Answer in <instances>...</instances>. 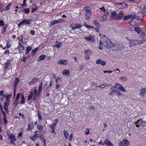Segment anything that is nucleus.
Instances as JSON below:
<instances>
[{
	"instance_id": "obj_23",
	"label": "nucleus",
	"mask_w": 146,
	"mask_h": 146,
	"mask_svg": "<svg viewBox=\"0 0 146 146\" xmlns=\"http://www.w3.org/2000/svg\"><path fill=\"white\" fill-rule=\"evenodd\" d=\"M96 63L97 64H100L102 66H104L106 64V62L105 61H102L100 59L97 60Z\"/></svg>"
},
{
	"instance_id": "obj_39",
	"label": "nucleus",
	"mask_w": 146,
	"mask_h": 146,
	"mask_svg": "<svg viewBox=\"0 0 146 146\" xmlns=\"http://www.w3.org/2000/svg\"><path fill=\"white\" fill-rule=\"evenodd\" d=\"M112 87L111 88V92H110V94L111 96L113 95L114 93L116 92H117L116 90V89H112V87Z\"/></svg>"
},
{
	"instance_id": "obj_4",
	"label": "nucleus",
	"mask_w": 146,
	"mask_h": 146,
	"mask_svg": "<svg viewBox=\"0 0 146 146\" xmlns=\"http://www.w3.org/2000/svg\"><path fill=\"white\" fill-rule=\"evenodd\" d=\"M102 39H103V42L106 43L105 44L107 47H109L111 45L112 43L111 40L108 38L107 37L104 35Z\"/></svg>"
},
{
	"instance_id": "obj_24",
	"label": "nucleus",
	"mask_w": 146,
	"mask_h": 146,
	"mask_svg": "<svg viewBox=\"0 0 146 146\" xmlns=\"http://www.w3.org/2000/svg\"><path fill=\"white\" fill-rule=\"evenodd\" d=\"M9 105L8 102H5L4 103L3 108L5 111L7 113H8L9 111L8 109V106Z\"/></svg>"
},
{
	"instance_id": "obj_8",
	"label": "nucleus",
	"mask_w": 146,
	"mask_h": 146,
	"mask_svg": "<svg viewBox=\"0 0 146 146\" xmlns=\"http://www.w3.org/2000/svg\"><path fill=\"white\" fill-rule=\"evenodd\" d=\"M58 121L57 119H56L53 121L52 123L50 125L51 129L52 130V133H55V128L56 126V123Z\"/></svg>"
},
{
	"instance_id": "obj_57",
	"label": "nucleus",
	"mask_w": 146,
	"mask_h": 146,
	"mask_svg": "<svg viewBox=\"0 0 146 146\" xmlns=\"http://www.w3.org/2000/svg\"><path fill=\"white\" fill-rule=\"evenodd\" d=\"M4 23L3 20H1V18H0V27H1L4 24Z\"/></svg>"
},
{
	"instance_id": "obj_22",
	"label": "nucleus",
	"mask_w": 146,
	"mask_h": 146,
	"mask_svg": "<svg viewBox=\"0 0 146 146\" xmlns=\"http://www.w3.org/2000/svg\"><path fill=\"white\" fill-rule=\"evenodd\" d=\"M75 26H72L71 27V28L73 30H75L76 29H79L82 26V25L79 24H75Z\"/></svg>"
},
{
	"instance_id": "obj_32",
	"label": "nucleus",
	"mask_w": 146,
	"mask_h": 146,
	"mask_svg": "<svg viewBox=\"0 0 146 146\" xmlns=\"http://www.w3.org/2000/svg\"><path fill=\"white\" fill-rule=\"evenodd\" d=\"M104 15L105 16H103L101 17L102 19H103V21H105L106 20V16H108L109 14V13H108V11H107L106 12H104Z\"/></svg>"
},
{
	"instance_id": "obj_34",
	"label": "nucleus",
	"mask_w": 146,
	"mask_h": 146,
	"mask_svg": "<svg viewBox=\"0 0 146 146\" xmlns=\"http://www.w3.org/2000/svg\"><path fill=\"white\" fill-rule=\"evenodd\" d=\"M38 47H37L35 49L32 50L31 51V55L32 56H33L35 55L36 52L38 50Z\"/></svg>"
},
{
	"instance_id": "obj_44",
	"label": "nucleus",
	"mask_w": 146,
	"mask_h": 146,
	"mask_svg": "<svg viewBox=\"0 0 146 146\" xmlns=\"http://www.w3.org/2000/svg\"><path fill=\"white\" fill-rule=\"evenodd\" d=\"M11 3H9L7 6L5 8V11H7L9 10L10 9V6L11 5Z\"/></svg>"
},
{
	"instance_id": "obj_49",
	"label": "nucleus",
	"mask_w": 146,
	"mask_h": 146,
	"mask_svg": "<svg viewBox=\"0 0 146 146\" xmlns=\"http://www.w3.org/2000/svg\"><path fill=\"white\" fill-rule=\"evenodd\" d=\"M6 44L7 48H9L11 47V44L9 43V41L7 40Z\"/></svg>"
},
{
	"instance_id": "obj_54",
	"label": "nucleus",
	"mask_w": 146,
	"mask_h": 146,
	"mask_svg": "<svg viewBox=\"0 0 146 146\" xmlns=\"http://www.w3.org/2000/svg\"><path fill=\"white\" fill-rule=\"evenodd\" d=\"M106 85L107 84L105 83L100 85H99V86H98V87H99L102 88H105V86H106Z\"/></svg>"
},
{
	"instance_id": "obj_46",
	"label": "nucleus",
	"mask_w": 146,
	"mask_h": 146,
	"mask_svg": "<svg viewBox=\"0 0 146 146\" xmlns=\"http://www.w3.org/2000/svg\"><path fill=\"white\" fill-rule=\"evenodd\" d=\"M64 135L66 139H67L68 137V134L66 131H64Z\"/></svg>"
},
{
	"instance_id": "obj_58",
	"label": "nucleus",
	"mask_w": 146,
	"mask_h": 146,
	"mask_svg": "<svg viewBox=\"0 0 146 146\" xmlns=\"http://www.w3.org/2000/svg\"><path fill=\"white\" fill-rule=\"evenodd\" d=\"M38 9V7H35V8H32V13L34 12L35 11H36Z\"/></svg>"
},
{
	"instance_id": "obj_50",
	"label": "nucleus",
	"mask_w": 146,
	"mask_h": 146,
	"mask_svg": "<svg viewBox=\"0 0 146 146\" xmlns=\"http://www.w3.org/2000/svg\"><path fill=\"white\" fill-rule=\"evenodd\" d=\"M9 62H6L5 63V70H7L8 69V67L9 66Z\"/></svg>"
},
{
	"instance_id": "obj_20",
	"label": "nucleus",
	"mask_w": 146,
	"mask_h": 146,
	"mask_svg": "<svg viewBox=\"0 0 146 146\" xmlns=\"http://www.w3.org/2000/svg\"><path fill=\"white\" fill-rule=\"evenodd\" d=\"M8 24H4L3 26H2V28L1 30V32L3 34L6 31V30L8 26Z\"/></svg>"
},
{
	"instance_id": "obj_33",
	"label": "nucleus",
	"mask_w": 146,
	"mask_h": 146,
	"mask_svg": "<svg viewBox=\"0 0 146 146\" xmlns=\"http://www.w3.org/2000/svg\"><path fill=\"white\" fill-rule=\"evenodd\" d=\"M134 31L136 32L138 34H140L141 31V28L137 27H136L135 28Z\"/></svg>"
},
{
	"instance_id": "obj_21",
	"label": "nucleus",
	"mask_w": 146,
	"mask_h": 146,
	"mask_svg": "<svg viewBox=\"0 0 146 146\" xmlns=\"http://www.w3.org/2000/svg\"><path fill=\"white\" fill-rule=\"evenodd\" d=\"M39 79L38 78H33L29 82V84L30 85H33L35 83L37 82Z\"/></svg>"
},
{
	"instance_id": "obj_30",
	"label": "nucleus",
	"mask_w": 146,
	"mask_h": 146,
	"mask_svg": "<svg viewBox=\"0 0 146 146\" xmlns=\"http://www.w3.org/2000/svg\"><path fill=\"white\" fill-rule=\"evenodd\" d=\"M21 101L20 102L21 104H24L25 103V98L23 94H21Z\"/></svg>"
},
{
	"instance_id": "obj_13",
	"label": "nucleus",
	"mask_w": 146,
	"mask_h": 146,
	"mask_svg": "<svg viewBox=\"0 0 146 146\" xmlns=\"http://www.w3.org/2000/svg\"><path fill=\"white\" fill-rule=\"evenodd\" d=\"M17 48L19 50V53H21L22 52V50L25 49L24 46L21 44L20 42H18V45Z\"/></svg>"
},
{
	"instance_id": "obj_26",
	"label": "nucleus",
	"mask_w": 146,
	"mask_h": 146,
	"mask_svg": "<svg viewBox=\"0 0 146 146\" xmlns=\"http://www.w3.org/2000/svg\"><path fill=\"white\" fill-rule=\"evenodd\" d=\"M46 57V55L44 54L41 55L37 59V61H39L43 60Z\"/></svg>"
},
{
	"instance_id": "obj_61",
	"label": "nucleus",
	"mask_w": 146,
	"mask_h": 146,
	"mask_svg": "<svg viewBox=\"0 0 146 146\" xmlns=\"http://www.w3.org/2000/svg\"><path fill=\"white\" fill-rule=\"evenodd\" d=\"M99 9L100 10H102L103 12H105L106 9L103 6V7L100 8Z\"/></svg>"
},
{
	"instance_id": "obj_9",
	"label": "nucleus",
	"mask_w": 146,
	"mask_h": 146,
	"mask_svg": "<svg viewBox=\"0 0 146 146\" xmlns=\"http://www.w3.org/2000/svg\"><path fill=\"white\" fill-rule=\"evenodd\" d=\"M129 46L130 47H132L138 43V40L133 39H129Z\"/></svg>"
},
{
	"instance_id": "obj_62",
	"label": "nucleus",
	"mask_w": 146,
	"mask_h": 146,
	"mask_svg": "<svg viewBox=\"0 0 146 146\" xmlns=\"http://www.w3.org/2000/svg\"><path fill=\"white\" fill-rule=\"evenodd\" d=\"M26 57V56H23L22 57V58L21 59L22 61H23L25 63L26 62L25 60Z\"/></svg>"
},
{
	"instance_id": "obj_43",
	"label": "nucleus",
	"mask_w": 146,
	"mask_h": 146,
	"mask_svg": "<svg viewBox=\"0 0 146 146\" xmlns=\"http://www.w3.org/2000/svg\"><path fill=\"white\" fill-rule=\"evenodd\" d=\"M56 22L55 20H54L51 21L50 23L49 24L50 26H52L56 24Z\"/></svg>"
},
{
	"instance_id": "obj_45",
	"label": "nucleus",
	"mask_w": 146,
	"mask_h": 146,
	"mask_svg": "<svg viewBox=\"0 0 146 146\" xmlns=\"http://www.w3.org/2000/svg\"><path fill=\"white\" fill-rule=\"evenodd\" d=\"M23 11L26 14L30 12V9L29 8H25L23 10Z\"/></svg>"
},
{
	"instance_id": "obj_56",
	"label": "nucleus",
	"mask_w": 146,
	"mask_h": 146,
	"mask_svg": "<svg viewBox=\"0 0 146 146\" xmlns=\"http://www.w3.org/2000/svg\"><path fill=\"white\" fill-rule=\"evenodd\" d=\"M33 96V95L30 92V94L28 96V100H31L32 99V97Z\"/></svg>"
},
{
	"instance_id": "obj_27",
	"label": "nucleus",
	"mask_w": 146,
	"mask_h": 146,
	"mask_svg": "<svg viewBox=\"0 0 146 146\" xmlns=\"http://www.w3.org/2000/svg\"><path fill=\"white\" fill-rule=\"evenodd\" d=\"M32 49V47L31 46H29L27 47L26 48L25 54H28Z\"/></svg>"
},
{
	"instance_id": "obj_14",
	"label": "nucleus",
	"mask_w": 146,
	"mask_h": 146,
	"mask_svg": "<svg viewBox=\"0 0 146 146\" xmlns=\"http://www.w3.org/2000/svg\"><path fill=\"white\" fill-rule=\"evenodd\" d=\"M17 48L19 50V53H21L22 52V50L25 49L24 46L21 44L20 42H18V45Z\"/></svg>"
},
{
	"instance_id": "obj_47",
	"label": "nucleus",
	"mask_w": 146,
	"mask_h": 146,
	"mask_svg": "<svg viewBox=\"0 0 146 146\" xmlns=\"http://www.w3.org/2000/svg\"><path fill=\"white\" fill-rule=\"evenodd\" d=\"M18 102L19 101L18 100H15V101L13 104V106L14 107H15L18 104Z\"/></svg>"
},
{
	"instance_id": "obj_64",
	"label": "nucleus",
	"mask_w": 146,
	"mask_h": 146,
	"mask_svg": "<svg viewBox=\"0 0 146 146\" xmlns=\"http://www.w3.org/2000/svg\"><path fill=\"white\" fill-rule=\"evenodd\" d=\"M30 33L33 35H34L35 34V32L34 30H31L30 31Z\"/></svg>"
},
{
	"instance_id": "obj_18",
	"label": "nucleus",
	"mask_w": 146,
	"mask_h": 146,
	"mask_svg": "<svg viewBox=\"0 0 146 146\" xmlns=\"http://www.w3.org/2000/svg\"><path fill=\"white\" fill-rule=\"evenodd\" d=\"M135 15L134 14H130L126 15L123 17V20H127L129 19L133 18L135 17Z\"/></svg>"
},
{
	"instance_id": "obj_41",
	"label": "nucleus",
	"mask_w": 146,
	"mask_h": 146,
	"mask_svg": "<svg viewBox=\"0 0 146 146\" xmlns=\"http://www.w3.org/2000/svg\"><path fill=\"white\" fill-rule=\"evenodd\" d=\"M55 20L56 21L57 23L63 22L65 20L64 19L62 18L59 19Z\"/></svg>"
},
{
	"instance_id": "obj_37",
	"label": "nucleus",
	"mask_w": 146,
	"mask_h": 146,
	"mask_svg": "<svg viewBox=\"0 0 146 146\" xmlns=\"http://www.w3.org/2000/svg\"><path fill=\"white\" fill-rule=\"evenodd\" d=\"M93 23L94 25L96 26V27H98V28L100 27V23L97 22V21L96 20H94L93 22Z\"/></svg>"
},
{
	"instance_id": "obj_48",
	"label": "nucleus",
	"mask_w": 146,
	"mask_h": 146,
	"mask_svg": "<svg viewBox=\"0 0 146 146\" xmlns=\"http://www.w3.org/2000/svg\"><path fill=\"white\" fill-rule=\"evenodd\" d=\"M37 137L34 135L30 137V138L33 141H35L36 140Z\"/></svg>"
},
{
	"instance_id": "obj_63",
	"label": "nucleus",
	"mask_w": 146,
	"mask_h": 146,
	"mask_svg": "<svg viewBox=\"0 0 146 146\" xmlns=\"http://www.w3.org/2000/svg\"><path fill=\"white\" fill-rule=\"evenodd\" d=\"M3 90H1L0 92V96H5L3 94Z\"/></svg>"
},
{
	"instance_id": "obj_3",
	"label": "nucleus",
	"mask_w": 146,
	"mask_h": 146,
	"mask_svg": "<svg viewBox=\"0 0 146 146\" xmlns=\"http://www.w3.org/2000/svg\"><path fill=\"white\" fill-rule=\"evenodd\" d=\"M84 10L86 11L85 19L88 20L91 16V11L90 8L87 7H84Z\"/></svg>"
},
{
	"instance_id": "obj_1",
	"label": "nucleus",
	"mask_w": 146,
	"mask_h": 146,
	"mask_svg": "<svg viewBox=\"0 0 146 146\" xmlns=\"http://www.w3.org/2000/svg\"><path fill=\"white\" fill-rule=\"evenodd\" d=\"M42 86L43 82L42 81H41L39 83L38 90L36 86H34L33 88L31 90L30 92L33 95V101H36L40 96L42 90Z\"/></svg>"
},
{
	"instance_id": "obj_25",
	"label": "nucleus",
	"mask_w": 146,
	"mask_h": 146,
	"mask_svg": "<svg viewBox=\"0 0 146 146\" xmlns=\"http://www.w3.org/2000/svg\"><path fill=\"white\" fill-rule=\"evenodd\" d=\"M93 38V36L92 35H90L88 37H85L84 38L87 41L92 42Z\"/></svg>"
},
{
	"instance_id": "obj_35",
	"label": "nucleus",
	"mask_w": 146,
	"mask_h": 146,
	"mask_svg": "<svg viewBox=\"0 0 146 146\" xmlns=\"http://www.w3.org/2000/svg\"><path fill=\"white\" fill-rule=\"evenodd\" d=\"M56 44L54 46H55L56 47L58 48H59L60 47V46L62 44L61 42L58 41L57 40L56 42Z\"/></svg>"
},
{
	"instance_id": "obj_16",
	"label": "nucleus",
	"mask_w": 146,
	"mask_h": 146,
	"mask_svg": "<svg viewBox=\"0 0 146 146\" xmlns=\"http://www.w3.org/2000/svg\"><path fill=\"white\" fill-rule=\"evenodd\" d=\"M68 61L67 60H60L58 62V64H62L64 65H68Z\"/></svg>"
},
{
	"instance_id": "obj_17",
	"label": "nucleus",
	"mask_w": 146,
	"mask_h": 146,
	"mask_svg": "<svg viewBox=\"0 0 146 146\" xmlns=\"http://www.w3.org/2000/svg\"><path fill=\"white\" fill-rule=\"evenodd\" d=\"M31 21L30 19H24L21 21V23L25 25H30L31 24Z\"/></svg>"
},
{
	"instance_id": "obj_40",
	"label": "nucleus",
	"mask_w": 146,
	"mask_h": 146,
	"mask_svg": "<svg viewBox=\"0 0 146 146\" xmlns=\"http://www.w3.org/2000/svg\"><path fill=\"white\" fill-rule=\"evenodd\" d=\"M85 54L88 55H90L91 54V51L89 49H87L86 50H85Z\"/></svg>"
},
{
	"instance_id": "obj_60",
	"label": "nucleus",
	"mask_w": 146,
	"mask_h": 146,
	"mask_svg": "<svg viewBox=\"0 0 146 146\" xmlns=\"http://www.w3.org/2000/svg\"><path fill=\"white\" fill-rule=\"evenodd\" d=\"M20 94L19 93H18L17 94V95L16 98V100H18L19 101V100L20 98Z\"/></svg>"
},
{
	"instance_id": "obj_12",
	"label": "nucleus",
	"mask_w": 146,
	"mask_h": 146,
	"mask_svg": "<svg viewBox=\"0 0 146 146\" xmlns=\"http://www.w3.org/2000/svg\"><path fill=\"white\" fill-rule=\"evenodd\" d=\"M17 48L19 50V53H21L22 52V50L25 49L24 46L21 44L20 42H18V45Z\"/></svg>"
},
{
	"instance_id": "obj_15",
	"label": "nucleus",
	"mask_w": 146,
	"mask_h": 146,
	"mask_svg": "<svg viewBox=\"0 0 146 146\" xmlns=\"http://www.w3.org/2000/svg\"><path fill=\"white\" fill-rule=\"evenodd\" d=\"M140 9V13L143 16H146V6L144 5L143 6L141 5Z\"/></svg>"
},
{
	"instance_id": "obj_52",
	"label": "nucleus",
	"mask_w": 146,
	"mask_h": 146,
	"mask_svg": "<svg viewBox=\"0 0 146 146\" xmlns=\"http://www.w3.org/2000/svg\"><path fill=\"white\" fill-rule=\"evenodd\" d=\"M120 79L121 80L126 81L127 80V78L125 76H122L120 78Z\"/></svg>"
},
{
	"instance_id": "obj_7",
	"label": "nucleus",
	"mask_w": 146,
	"mask_h": 146,
	"mask_svg": "<svg viewBox=\"0 0 146 146\" xmlns=\"http://www.w3.org/2000/svg\"><path fill=\"white\" fill-rule=\"evenodd\" d=\"M128 24L132 26H135L139 24L138 20L135 19H133L130 22H128Z\"/></svg>"
},
{
	"instance_id": "obj_6",
	"label": "nucleus",
	"mask_w": 146,
	"mask_h": 146,
	"mask_svg": "<svg viewBox=\"0 0 146 146\" xmlns=\"http://www.w3.org/2000/svg\"><path fill=\"white\" fill-rule=\"evenodd\" d=\"M115 6L119 9H124L127 7V5L125 3H118L115 4Z\"/></svg>"
},
{
	"instance_id": "obj_11",
	"label": "nucleus",
	"mask_w": 146,
	"mask_h": 146,
	"mask_svg": "<svg viewBox=\"0 0 146 146\" xmlns=\"http://www.w3.org/2000/svg\"><path fill=\"white\" fill-rule=\"evenodd\" d=\"M114 87L116 88L118 90H121L125 92H126V90H125V88L123 87L119 83L116 84L115 86L113 87V88Z\"/></svg>"
},
{
	"instance_id": "obj_29",
	"label": "nucleus",
	"mask_w": 146,
	"mask_h": 146,
	"mask_svg": "<svg viewBox=\"0 0 146 146\" xmlns=\"http://www.w3.org/2000/svg\"><path fill=\"white\" fill-rule=\"evenodd\" d=\"M62 74L63 75H68L70 74V71L68 70H64L62 72Z\"/></svg>"
},
{
	"instance_id": "obj_55",
	"label": "nucleus",
	"mask_w": 146,
	"mask_h": 146,
	"mask_svg": "<svg viewBox=\"0 0 146 146\" xmlns=\"http://www.w3.org/2000/svg\"><path fill=\"white\" fill-rule=\"evenodd\" d=\"M85 134L87 135L89 134L90 133V131L89 129L88 128H87L86 129L85 131Z\"/></svg>"
},
{
	"instance_id": "obj_53",
	"label": "nucleus",
	"mask_w": 146,
	"mask_h": 146,
	"mask_svg": "<svg viewBox=\"0 0 146 146\" xmlns=\"http://www.w3.org/2000/svg\"><path fill=\"white\" fill-rule=\"evenodd\" d=\"M7 133L8 137H9V138H10L11 137L13 136V135L11 133H10L9 131H7Z\"/></svg>"
},
{
	"instance_id": "obj_28",
	"label": "nucleus",
	"mask_w": 146,
	"mask_h": 146,
	"mask_svg": "<svg viewBox=\"0 0 146 146\" xmlns=\"http://www.w3.org/2000/svg\"><path fill=\"white\" fill-rule=\"evenodd\" d=\"M106 145L108 146H113V144L108 139H106L104 142Z\"/></svg>"
},
{
	"instance_id": "obj_10",
	"label": "nucleus",
	"mask_w": 146,
	"mask_h": 146,
	"mask_svg": "<svg viewBox=\"0 0 146 146\" xmlns=\"http://www.w3.org/2000/svg\"><path fill=\"white\" fill-rule=\"evenodd\" d=\"M129 145V142L127 139H123L122 141H120L119 146H127Z\"/></svg>"
},
{
	"instance_id": "obj_51",
	"label": "nucleus",
	"mask_w": 146,
	"mask_h": 146,
	"mask_svg": "<svg viewBox=\"0 0 146 146\" xmlns=\"http://www.w3.org/2000/svg\"><path fill=\"white\" fill-rule=\"evenodd\" d=\"M19 79L18 78H16L15 80V84L14 85V87H16V84H18L19 82Z\"/></svg>"
},
{
	"instance_id": "obj_19",
	"label": "nucleus",
	"mask_w": 146,
	"mask_h": 146,
	"mask_svg": "<svg viewBox=\"0 0 146 146\" xmlns=\"http://www.w3.org/2000/svg\"><path fill=\"white\" fill-rule=\"evenodd\" d=\"M146 93V88H142L140 90V95L142 97H144Z\"/></svg>"
},
{
	"instance_id": "obj_5",
	"label": "nucleus",
	"mask_w": 146,
	"mask_h": 146,
	"mask_svg": "<svg viewBox=\"0 0 146 146\" xmlns=\"http://www.w3.org/2000/svg\"><path fill=\"white\" fill-rule=\"evenodd\" d=\"M135 124L136 125V127H138L141 125H146V122L143 121V119H139L137 121L135 122Z\"/></svg>"
},
{
	"instance_id": "obj_31",
	"label": "nucleus",
	"mask_w": 146,
	"mask_h": 146,
	"mask_svg": "<svg viewBox=\"0 0 146 146\" xmlns=\"http://www.w3.org/2000/svg\"><path fill=\"white\" fill-rule=\"evenodd\" d=\"M33 127V125L32 122L30 123L28 125V128H27V131L31 130L32 129Z\"/></svg>"
},
{
	"instance_id": "obj_38",
	"label": "nucleus",
	"mask_w": 146,
	"mask_h": 146,
	"mask_svg": "<svg viewBox=\"0 0 146 146\" xmlns=\"http://www.w3.org/2000/svg\"><path fill=\"white\" fill-rule=\"evenodd\" d=\"M84 25L85 26L86 28L88 29H94V28L90 25H88L86 23H84Z\"/></svg>"
},
{
	"instance_id": "obj_59",
	"label": "nucleus",
	"mask_w": 146,
	"mask_h": 146,
	"mask_svg": "<svg viewBox=\"0 0 146 146\" xmlns=\"http://www.w3.org/2000/svg\"><path fill=\"white\" fill-rule=\"evenodd\" d=\"M12 95L11 94H8L7 95L5 96L6 100H7L8 99L10 98L11 97Z\"/></svg>"
},
{
	"instance_id": "obj_36",
	"label": "nucleus",
	"mask_w": 146,
	"mask_h": 146,
	"mask_svg": "<svg viewBox=\"0 0 146 146\" xmlns=\"http://www.w3.org/2000/svg\"><path fill=\"white\" fill-rule=\"evenodd\" d=\"M11 140V141H10V142L12 144H14V141H16V139L15 138V136L13 135V136L11 137L10 138Z\"/></svg>"
},
{
	"instance_id": "obj_2",
	"label": "nucleus",
	"mask_w": 146,
	"mask_h": 146,
	"mask_svg": "<svg viewBox=\"0 0 146 146\" xmlns=\"http://www.w3.org/2000/svg\"><path fill=\"white\" fill-rule=\"evenodd\" d=\"M124 14L122 11L119 12L117 15L115 11H113L111 13L110 18H113L115 20H119L121 19L123 17Z\"/></svg>"
},
{
	"instance_id": "obj_42",
	"label": "nucleus",
	"mask_w": 146,
	"mask_h": 146,
	"mask_svg": "<svg viewBox=\"0 0 146 146\" xmlns=\"http://www.w3.org/2000/svg\"><path fill=\"white\" fill-rule=\"evenodd\" d=\"M37 129L40 131H42L43 129V127L41 125H38L37 126Z\"/></svg>"
}]
</instances>
